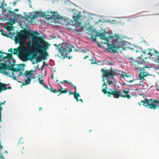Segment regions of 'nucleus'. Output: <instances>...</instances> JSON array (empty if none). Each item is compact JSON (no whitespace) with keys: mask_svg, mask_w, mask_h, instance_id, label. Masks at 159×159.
<instances>
[{"mask_svg":"<svg viewBox=\"0 0 159 159\" xmlns=\"http://www.w3.org/2000/svg\"><path fill=\"white\" fill-rule=\"evenodd\" d=\"M110 90H111V92H109V95L108 96L110 97L111 95L114 96V98H118L120 97H122L123 94L121 93V91H118L116 90L113 91L111 89H109Z\"/></svg>","mask_w":159,"mask_h":159,"instance_id":"9b49d317","label":"nucleus"},{"mask_svg":"<svg viewBox=\"0 0 159 159\" xmlns=\"http://www.w3.org/2000/svg\"><path fill=\"white\" fill-rule=\"evenodd\" d=\"M0 31L2 33V34L3 35H4V36H7V34H5L4 32H5V31L4 30H0Z\"/></svg>","mask_w":159,"mask_h":159,"instance_id":"c85d7f7f","label":"nucleus"},{"mask_svg":"<svg viewBox=\"0 0 159 159\" xmlns=\"http://www.w3.org/2000/svg\"><path fill=\"white\" fill-rule=\"evenodd\" d=\"M10 69L9 70L12 71V75L13 79H16V78L19 77V76L23 75L24 79L23 81L24 82L22 83L21 85V87L24 85H26L29 84L31 83V80L34 79L35 76L34 73H33V71H26L25 73L23 74L22 72H20V69L16 67L14 68L13 66H10Z\"/></svg>","mask_w":159,"mask_h":159,"instance_id":"7ed1b4c3","label":"nucleus"},{"mask_svg":"<svg viewBox=\"0 0 159 159\" xmlns=\"http://www.w3.org/2000/svg\"><path fill=\"white\" fill-rule=\"evenodd\" d=\"M22 48V46L18 47L17 48H15L14 49V52H13V54L15 55H17L18 54L19 57V56L20 54L21 51L20 49L21 48Z\"/></svg>","mask_w":159,"mask_h":159,"instance_id":"dca6fc26","label":"nucleus"},{"mask_svg":"<svg viewBox=\"0 0 159 159\" xmlns=\"http://www.w3.org/2000/svg\"><path fill=\"white\" fill-rule=\"evenodd\" d=\"M79 100L81 102H83V101H82V99H80Z\"/></svg>","mask_w":159,"mask_h":159,"instance_id":"5fc2aeb1","label":"nucleus"},{"mask_svg":"<svg viewBox=\"0 0 159 159\" xmlns=\"http://www.w3.org/2000/svg\"><path fill=\"white\" fill-rule=\"evenodd\" d=\"M30 16L31 17H32L33 20L35 19L39 16L38 14V12L35 14H34L32 15H30Z\"/></svg>","mask_w":159,"mask_h":159,"instance_id":"b1692460","label":"nucleus"},{"mask_svg":"<svg viewBox=\"0 0 159 159\" xmlns=\"http://www.w3.org/2000/svg\"><path fill=\"white\" fill-rule=\"evenodd\" d=\"M104 86H106L105 88L102 89V92L104 93V94H107L108 96L109 95V92H111V91L109 90V91H107V89H108V88L107 87V84L105 82H104V83H103L102 87Z\"/></svg>","mask_w":159,"mask_h":159,"instance_id":"2eb2a0df","label":"nucleus"},{"mask_svg":"<svg viewBox=\"0 0 159 159\" xmlns=\"http://www.w3.org/2000/svg\"><path fill=\"white\" fill-rule=\"evenodd\" d=\"M25 20L27 22V23L28 24L30 23L34 24L36 23V22H35L34 23H33V19L31 16H26L25 18Z\"/></svg>","mask_w":159,"mask_h":159,"instance_id":"f3484780","label":"nucleus"},{"mask_svg":"<svg viewBox=\"0 0 159 159\" xmlns=\"http://www.w3.org/2000/svg\"><path fill=\"white\" fill-rule=\"evenodd\" d=\"M2 91V89H1V88H0V93Z\"/></svg>","mask_w":159,"mask_h":159,"instance_id":"4d7b16f0","label":"nucleus"},{"mask_svg":"<svg viewBox=\"0 0 159 159\" xmlns=\"http://www.w3.org/2000/svg\"><path fill=\"white\" fill-rule=\"evenodd\" d=\"M32 48L41 54L42 59L45 60L48 53L46 50L49 48L50 45L46 41L42 36H39L33 39Z\"/></svg>","mask_w":159,"mask_h":159,"instance_id":"f257e3e1","label":"nucleus"},{"mask_svg":"<svg viewBox=\"0 0 159 159\" xmlns=\"http://www.w3.org/2000/svg\"><path fill=\"white\" fill-rule=\"evenodd\" d=\"M149 67L148 66H142L141 68H136L138 70L139 69L140 74L139 75V80L142 81L145 80L144 76H147L149 75Z\"/></svg>","mask_w":159,"mask_h":159,"instance_id":"9d476101","label":"nucleus"},{"mask_svg":"<svg viewBox=\"0 0 159 159\" xmlns=\"http://www.w3.org/2000/svg\"><path fill=\"white\" fill-rule=\"evenodd\" d=\"M20 16V15H19L18 14H16V16H17L18 17H19V16Z\"/></svg>","mask_w":159,"mask_h":159,"instance_id":"09e8293b","label":"nucleus"},{"mask_svg":"<svg viewBox=\"0 0 159 159\" xmlns=\"http://www.w3.org/2000/svg\"><path fill=\"white\" fill-rule=\"evenodd\" d=\"M101 71L103 74V76L105 77L107 80V83L109 85L113 83V82L109 78L111 77V79H113V76L115 75L112 69L111 68L110 70H105L103 68H102L101 70Z\"/></svg>","mask_w":159,"mask_h":159,"instance_id":"1a4fd4ad","label":"nucleus"},{"mask_svg":"<svg viewBox=\"0 0 159 159\" xmlns=\"http://www.w3.org/2000/svg\"><path fill=\"white\" fill-rule=\"evenodd\" d=\"M7 29L8 31H10L11 30H13V26H9L7 28Z\"/></svg>","mask_w":159,"mask_h":159,"instance_id":"c756f323","label":"nucleus"},{"mask_svg":"<svg viewBox=\"0 0 159 159\" xmlns=\"http://www.w3.org/2000/svg\"><path fill=\"white\" fill-rule=\"evenodd\" d=\"M125 76L126 77H129L128 75H125Z\"/></svg>","mask_w":159,"mask_h":159,"instance_id":"6e6d98bb","label":"nucleus"},{"mask_svg":"<svg viewBox=\"0 0 159 159\" xmlns=\"http://www.w3.org/2000/svg\"><path fill=\"white\" fill-rule=\"evenodd\" d=\"M157 68L159 70V65L157 66Z\"/></svg>","mask_w":159,"mask_h":159,"instance_id":"13d9d810","label":"nucleus"},{"mask_svg":"<svg viewBox=\"0 0 159 159\" xmlns=\"http://www.w3.org/2000/svg\"><path fill=\"white\" fill-rule=\"evenodd\" d=\"M68 83L71 86H73V84H72L71 82H68Z\"/></svg>","mask_w":159,"mask_h":159,"instance_id":"a19ab883","label":"nucleus"},{"mask_svg":"<svg viewBox=\"0 0 159 159\" xmlns=\"http://www.w3.org/2000/svg\"><path fill=\"white\" fill-rule=\"evenodd\" d=\"M56 81L57 82H58V80H56Z\"/></svg>","mask_w":159,"mask_h":159,"instance_id":"338daca9","label":"nucleus"},{"mask_svg":"<svg viewBox=\"0 0 159 159\" xmlns=\"http://www.w3.org/2000/svg\"><path fill=\"white\" fill-rule=\"evenodd\" d=\"M143 102V105L148 108L155 110L158 108L159 109V100L153 99H145L144 101H141Z\"/></svg>","mask_w":159,"mask_h":159,"instance_id":"6e6552de","label":"nucleus"},{"mask_svg":"<svg viewBox=\"0 0 159 159\" xmlns=\"http://www.w3.org/2000/svg\"><path fill=\"white\" fill-rule=\"evenodd\" d=\"M0 159H5V158L3 156L2 154H1V156L0 157Z\"/></svg>","mask_w":159,"mask_h":159,"instance_id":"473e14b6","label":"nucleus"},{"mask_svg":"<svg viewBox=\"0 0 159 159\" xmlns=\"http://www.w3.org/2000/svg\"><path fill=\"white\" fill-rule=\"evenodd\" d=\"M56 15L55 14H53L51 16L52 18H55L57 19H60V16L58 15L57 13H56Z\"/></svg>","mask_w":159,"mask_h":159,"instance_id":"412c9836","label":"nucleus"},{"mask_svg":"<svg viewBox=\"0 0 159 159\" xmlns=\"http://www.w3.org/2000/svg\"><path fill=\"white\" fill-rule=\"evenodd\" d=\"M8 12H9V13H10V14H11L12 15H13V12L11 11V10H9V11H8Z\"/></svg>","mask_w":159,"mask_h":159,"instance_id":"e433bc0d","label":"nucleus"},{"mask_svg":"<svg viewBox=\"0 0 159 159\" xmlns=\"http://www.w3.org/2000/svg\"><path fill=\"white\" fill-rule=\"evenodd\" d=\"M129 90H128L127 91H125L124 89L122 90V94H123V96H122V97L127 98L128 99H130L131 97V96L129 94Z\"/></svg>","mask_w":159,"mask_h":159,"instance_id":"ddd939ff","label":"nucleus"},{"mask_svg":"<svg viewBox=\"0 0 159 159\" xmlns=\"http://www.w3.org/2000/svg\"><path fill=\"white\" fill-rule=\"evenodd\" d=\"M10 69V66L7 65L5 63H1L0 65V73H3L6 75L8 74V72L5 71V70Z\"/></svg>","mask_w":159,"mask_h":159,"instance_id":"f8f14e48","label":"nucleus"},{"mask_svg":"<svg viewBox=\"0 0 159 159\" xmlns=\"http://www.w3.org/2000/svg\"><path fill=\"white\" fill-rule=\"evenodd\" d=\"M57 93L59 92V94L58 95V96H59L60 95H61L62 93H67L68 92V91L66 89H64L62 88V87L61 88V89L57 90Z\"/></svg>","mask_w":159,"mask_h":159,"instance_id":"6ab92c4d","label":"nucleus"},{"mask_svg":"<svg viewBox=\"0 0 159 159\" xmlns=\"http://www.w3.org/2000/svg\"><path fill=\"white\" fill-rule=\"evenodd\" d=\"M156 60L157 62L159 63V55H157V58Z\"/></svg>","mask_w":159,"mask_h":159,"instance_id":"ea45409f","label":"nucleus"},{"mask_svg":"<svg viewBox=\"0 0 159 159\" xmlns=\"http://www.w3.org/2000/svg\"><path fill=\"white\" fill-rule=\"evenodd\" d=\"M16 3H17V2L16 1L14 2H13V6H15L16 5Z\"/></svg>","mask_w":159,"mask_h":159,"instance_id":"4c0bfd02","label":"nucleus"},{"mask_svg":"<svg viewBox=\"0 0 159 159\" xmlns=\"http://www.w3.org/2000/svg\"><path fill=\"white\" fill-rule=\"evenodd\" d=\"M2 57V55H0V57Z\"/></svg>","mask_w":159,"mask_h":159,"instance_id":"680f3d73","label":"nucleus"},{"mask_svg":"<svg viewBox=\"0 0 159 159\" xmlns=\"http://www.w3.org/2000/svg\"><path fill=\"white\" fill-rule=\"evenodd\" d=\"M51 78L52 79H54V74H52L51 75Z\"/></svg>","mask_w":159,"mask_h":159,"instance_id":"a18cd8bd","label":"nucleus"},{"mask_svg":"<svg viewBox=\"0 0 159 159\" xmlns=\"http://www.w3.org/2000/svg\"><path fill=\"white\" fill-rule=\"evenodd\" d=\"M69 95L74 94V98L76 99L77 102L79 101L78 97H80V95L79 93L76 92H75L74 93H73L71 92L70 90H69Z\"/></svg>","mask_w":159,"mask_h":159,"instance_id":"4468645a","label":"nucleus"},{"mask_svg":"<svg viewBox=\"0 0 159 159\" xmlns=\"http://www.w3.org/2000/svg\"><path fill=\"white\" fill-rule=\"evenodd\" d=\"M102 81L104 82V79H103Z\"/></svg>","mask_w":159,"mask_h":159,"instance_id":"052dcab7","label":"nucleus"},{"mask_svg":"<svg viewBox=\"0 0 159 159\" xmlns=\"http://www.w3.org/2000/svg\"><path fill=\"white\" fill-rule=\"evenodd\" d=\"M32 44L33 42L30 40L27 43V47L25 46L24 44L22 46V48L20 50L21 52L19 56V58L22 61H27L32 56L33 52L30 48L31 47L32 48Z\"/></svg>","mask_w":159,"mask_h":159,"instance_id":"39448f33","label":"nucleus"},{"mask_svg":"<svg viewBox=\"0 0 159 159\" xmlns=\"http://www.w3.org/2000/svg\"><path fill=\"white\" fill-rule=\"evenodd\" d=\"M0 88L2 89V91H4L6 90V86L5 84H3L1 82H0Z\"/></svg>","mask_w":159,"mask_h":159,"instance_id":"aec40b11","label":"nucleus"},{"mask_svg":"<svg viewBox=\"0 0 159 159\" xmlns=\"http://www.w3.org/2000/svg\"><path fill=\"white\" fill-rule=\"evenodd\" d=\"M35 59L36 61V63H38L41 61V60L39 58L37 57L35 58Z\"/></svg>","mask_w":159,"mask_h":159,"instance_id":"cd10ccee","label":"nucleus"},{"mask_svg":"<svg viewBox=\"0 0 159 159\" xmlns=\"http://www.w3.org/2000/svg\"><path fill=\"white\" fill-rule=\"evenodd\" d=\"M11 89V87L10 86H9L8 87H6V90Z\"/></svg>","mask_w":159,"mask_h":159,"instance_id":"79ce46f5","label":"nucleus"},{"mask_svg":"<svg viewBox=\"0 0 159 159\" xmlns=\"http://www.w3.org/2000/svg\"><path fill=\"white\" fill-rule=\"evenodd\" d=\"M124 84V85H125V83H124V84Z\"/></svg>","mask_w":159,"mask_h":159,"instance_id":"774afa93","label":"nucleus"},{"mask_svg":"<svg viewBox=\"0 0 159 159\" xmlns=\"http://www.w3.org/2000/svg\"><path fill=\"white\" fill-rule=\"evenodd\" d=\"M54 45L57 47L58 52L61 54V59L67 57V55L71 52L72 48L70 44L63 43L58 45L55 44Z\"/></svg>","mask_w":159,"mask_h":159,"instance_id":"423d86ee","label":"nucleus"},{"mask_svg":"<svg viewBox=\"0 0 159 159\" xmlns=\"http://www.w3.org/2000/svg\"><path fill=\"white\" fill-rule=\"evenodd\" d=\"M39 37L35 35L34 33L27 30H21L19 33H17V35L15 37V41L17 43H19L20 45L22 43L24 44V40L29 39L30 37L32 38L31 41L33 43V39Z\"/></svg>","mask_w":159,"mask_h":159,"instance_id":"20e7f679","label":"nucleus"},{"mask_svg":"<svg viewBox=\"0 0 159 159\" xmlns=\"http://www.w3.org/2000/svg\"><path fill=\"white\" fill-rule=\"evenodd\" d=\"M142 102H138V104H139V106H140V105H141V103H142Z\"/></svg>","mask_w":159,"mask_h":159,"instance_id":"3c124183","label":"nucleus"},{"mask_svg":"<svg viewBox=\"0 0 159 159\" xmlns=\"http://www.w3.org/2000/svg\"><path fill=\"white\" fill-rule=\"evenodd\" d=\"M73 88L74 89V90H75V92H77V89H76V86L73 85Z\"/></svg>","mask_w":159,"mask_h":159,"instance_id":"c9c22d12","label":"nucleus"},{"mask_svg":"<svg viewBox=\"0 0 159 159\" xmlns=\"http://www.w3.org/2000/svg\"><path fill=\"white\" fill-rule=\"evenodd\" d=\"M2 18H0V20H2Z\"/></svg>","mask_w":159,"mask_h":159,"instance_id":"69168bd1","label":"nucleus"},{"mask_svg":"<svg viewBox=\"0 0 159 159\" xmlns=\"http://www.w3.org/2000/svg\"><path fill=\"white\" fill-rule=\"evenodd\" d=\"M8 52H11L12 54H13V49L12 48H11L9 49Z\"/></svg>","mask_w":159,"mask_h":159,"instance_id":"72a5a7b5","label":"nucleus"},{"mask_svg":"<svg viewBox=\"0 0 159 159\" xmlns=\"http://www.w3.org/2000/svg\"><path fill=\"white\" fill-rule=\"evenodd\" d=\"M48 89L51 92H52L53 93H57V89H53V88L50 86V88H49Z\"/></svg>","mask_w":159,"mask_h":159,"instance_id":"393cba45","label":"nucleus"},{"mask_svg":"<svg viewBox=\"0 0 159 159\" xmlns=\"http://www.w3.org/2000/svg\"><path fill=\"white\" fill-rule=\"evenodd\" d=\"M12 55L10 53H7V56L6 57V58H7L8 59H10L12 58Z\"/></svg>","mask_w":159,"mask_h":159,"instance_id":"bb28decb","label":"nucleus"},{"mask_svg":"<svg viewBox=\"0 0 159 159\" xmlns=\"http://www.w3.org/2000/svg\"><path fill=\"white\" fill-rule=\"evenodd\" d=\"M0 53H1V54L4 53V54H6V53H5L2 52L1 51H0Z\"/></svg>","mask_w":159,"mask_h":159,"instance_id":"603ef678","label":"nucleus"},{"mask_svg":"<svg viewBox=\"0 0 159 159\" xmlns=\"http://www.w3.org/2000/svg\"><path fill=\"white\" fill-rule=\"evenodd\" d=\"M151 50L148 49V50H146V51H143V54H144L146 53L147 55H152L151 53Z\"/></svg>","mask_w":159,"mask_h":159,"instance_id":"4be33fe9","label":"nucleus"},{"mask_svg":"<svg viewBox=\"0 0 159 159\" xmlns=\"http://www.w3.org/2000/svg\"><path fill=\"white\" fill-rule=\"evenodd\" d=\"M7 4L6 3H2L1 6H2V7H3L4 6L6 7L7 6Z\"/></svg>","mask_w":159,"mask_h":159,"instance_id":"2f4dec72","label":"nucleus"},{"mask_svg":"<svg viewBox=\"0 0 159 159\" xmlns=\"http://www.w3.org/2000/svg\"><path fill=\"white\" fill-rule=\"evenodd\" d=\"M64 82L65 83H68V82L66 80H64Z\"/></svg>","mask_w":159,"mask_h":159,"instance_id":"8fccbe9b","label":"nucleus"},{"mask_svg":"<svg viewBox=\"0 0 159 159\" xmlns=\"http://www.w3.org/2000/svg\"><path fill=\"white\" fill-rule=\"evenodd\" d=\"M88 57H89V56L88 55L84 57V59H85L86 58H88Z\"/></svg>","mask_w":159,"mask_h":159,"instance_id":"49530a36","label":"nucleus"},{"mask_svg":"<svg viewBox=\"0 0 159 159\" xmlns=\"http://www.w3.org/2000/svg\"><path fill=\"white\" fill-rule=\"evenodd\" d=\"M91 38L92 40L94 42H95L96 41V38L95 37H94L93 36H91Z\"/></svg>","mask_w":159,"mask_h":159,"instance_id":"7c9ffc66","label":"nucleus"},{"mask_svg":"<svg viewBox=\"0 0 159 159\" xmlns=\"http://www.w3.org/2000/svg\"><path fill=\"white\" fill-rule=\"evenodd\" d=\"M143 55H141L140 56L137 57L136 61H134V60H133V58H130L131 61L130 62L131 64L134 66L136 68H141L142 66H143V64L146 65H148L149 64V62L148 60H150V58L145 57L143 58L142 57Z\"/></svg>","mask_w":159,"mask_h":159,"instance_id":"0eeeda50","label":"nucleus"},{"mask_svg":"<svg viewBox=\"0 0 159 159\" xmlns=\"http://www.w3.org/2000/svg\"><path fill=\"white\" fill-rule=\"evenodd\" d=\"M19 74V73H18L16 74V75H18V74Z\"/></svg>","mask_w":159,"mask_h":159,"instance_id":"0e129e2a","label":"nucleus"},{"mask_svg":"<svg viewBox=\"0 0 159 159\" xmlns=\"http://www.w3.org/2000/svg\"><path fill=\"white\" fill-rule=\"evenodd\" d=\"M14 12L15 11H19V10L18 9H15L14 10Z\"/></svg>","mask_w":159,"mask_h":159,"instance_id":"37998d69","label":"nucleus"},{"mask_svg":"<svg viewBox=\"0 0 159 159\" xmlns=\"http://www.w3.org/2000/svg\"><path fill=\"white\" fill-rule=\"evenodd\" d=\"M42 107H39V110L40 111H42Z\"/></svg>","mask_w":159,"mask_h":159,"instance_id":"864d4df0","label":"nucleus"},{"mask_svg":"<svg viewBox=\"0 0 159 159\" xmlns=\"http://www.w3.org/2000/svg\"><path fill=\"white\" fill-rule=\"evenodd\" d=\"M38 80L39 81V83L41 85H44V83L43 82V80L41 79V78L39 77L38 79Z\"/></svg>","mask_w":159,"mask_h":159,"instance_id":"a878e982","label":"nucleus"},{"mask_svg":"<svg viewBox=\"0 0 159 159\" xmlns=\"http://www.w3.org/2000/svg\"><path fill=\"white\" fill-rule=\"evenodd\" d=\"M80 17L81 16L79 15H77L73 16V20L75 22V24H77L78 25L79 24V20Z\"/></svg>","mask_w":159,"mask_h":159,"instance_id":"a211bd4d","label":"nucleus"},{"mask_svg":"<svg viewBox=\"0 0 159 159\" xmlns=\"http://www.w3.org/2000/svg\"><path fill=\"white\" fill-rule=\"evenodd\" d=\"M134 80H130L129 81V83H132V82H133V81H134Z\"/></svg>","mask_w":159,"mask_h":159,"instance_id":"c03bdc74","label":"nucleus"},{"mask_svg":"<svg viewBox=\"0 0 159 159\" xmlns=\"http://www.w3.org/2000/svg\"><path fill=\"white\" fill-rule=\"evenodd\" d=\"M91 130H92L91 129L89 131V132H90L91 131Z\"/></svg>","mask_w":159,"mask_h":159,"instance_id":"e2e57ef3","label":"nucleus"},{"mask_svg":"<svg viewBox=\"0 0 159 159\" xmlns=\"http://www.w3.org/2000/svg\"><path fill=\"white\" fill-rule=\"evenodd\" d=\"M38 14L39 16H41L42 17H44L46 16V14L44 12H38Z\"/></svg>","mask_w":159,"mask_h":159,"instance_id":"5701e85b","label":"nucleus"},{"mask_svg":"<svg viewBox=\"0 0 159 159\" xmlns=\"http://www.w3.org/2000/svg\"><path fill=\"white\" fill-rule=\"evenodd\" d=\"M43 87L45 88L48 89L49 88H48L47 85H44H44H43Z\"/></svg>","mask_w":159,"mask_h":159,"instance_id":"58836bf2","label":"nucleus"},{"mask_svg":"<svg viewBox=\"0 0 159 159\" xmlns=\"http://www.w3.org/2000/svg\"><path fill=\"white\" fill-rule=\"evenodd\" d=\"M97 35L101 39L106 41L105 43L113 52L116 53L117 50L121 48L119 46V40L120 39L119 36L115 35L113 37H107L105 36L104 33H98Z\"/></svg>","mask_w":159,"mask_h":159,"instance_id":"f03ea898","label":"nucleus"},{"mask_svg":"<svg viewBox=\"0 0 159 159\" xmlns=\"http://www.w3.org/2000/svg\"><path fill=\"white\" fill-rule=\"evenodd\" d=\"M59 82L62 84H64L65 83L64 82V80L63 81H60Z\"/></svg>","mask_w":159,"mask_h":159,"instance_id":"de8ad7c7","label":"nucleus"},{"mask_svg":"<svg viewBox=\"0 0 159 159\" xmlns=\"http://www.w3.org/2000/svg\"><path fill=\"white\" fill-rule=\"evenodd\" d=\"M154 52L156 54H157L158 55H159V52L157 50H154Z\"/></svg>","mask_w":159,"mask_h":159,"instance_id":"f704fd0d","label":"nucleus"},{"mask_svg":"<svg viewBox=\"0 0 159 159\" xmlns=\"http://www.w3.org/2000/svg\"><path fill=\"white\" fill-rule=\"evenodd\" d=\"M5 153H7V151H5Z\"/></svg>","mask_w":159,"mask_h":159,"instance_id":"bf43d9fd","label":"nucleus"}]
</instances>
